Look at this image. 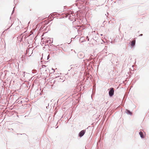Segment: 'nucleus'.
Segmentation results:
<instances>
[{
  "mask_svg": "<svg viewBox=\"0 0 149 149\" xmlns=\"http://www.w3.org/2000/svg\"><path fill=\"white\" fill-rule=\"evenodd\" d=\"M114 91L113 88H111L109 92V94L110 96H112L113 94Z\"/></svg>",
  "mask_w": 149,
  "mask_h": 149,
  "instance_id": "nucleus-1",
  "label": "nucleus"
},
{
  "mask_svg": "<svg viewBox=\"0 0 149 149\" xmlns=\"http://www.w3.org/2000/svg\"><path fill=\"white\" fill-rule=\"evenodd\" d=\"M85 132V131L84 130L81 131L79 133V136L81 137L84 134Z\"/></svg>",
  "mask_w": 149,
  "mask_h": 149,
  "instance_id": "nucleus-2",
  "label": "nucleus"
},
{
  "mask_svg": "<svg viewBox=\"0 0 149 149\" xmlns=\"http://www.w3.org/2000/svg\"><path fill=\"white\" fill-rule=\"evenodd\" d=\"M135 44V40H133L131 42V45L132 46H133Z\"/></svg>",
  "mask_w": 149,
  "mask_h": 149,
  "instance_id": "nucleus-3",
  "label": "nucleus"
},
{
  "mask_svg": "<svg viewBox=\"0 0 149 149\" xmlns=\"http://www.w3.org/2000/svg\"><path fill=\"white\" fill-rule=\"evenodd\" d=\"M139 134L140 135V136L142 138H144V135L143 134V133L142 132H141L139 133Z\"/></svg>",
  "mask_w": 149,
  "mask_h": 149,
  "instance_id": "nucleus-4",
  "label": "nucleus"
},
{
  "mask_svg": "<svg viewBox=\"0 0 149 149\" xmlns=\"http://www.w3.org/2000/svg\"><path fill=\"white\" fill-rule=\"evenodd\" d=\"M127 114H129L131 115L132 114L131 112L130 111H129L128 110H127Z\"/></svg>",
  "mask_w": 149,
  "mask_h": 149,
  "instance_id": "nucleus-5",
  "label": "nucleus"
},
{
  "mask_svg": "<svg viewBox=\"0 0 149 149\" xmlns=\"http://www.w3.org/2000/svg\"><path fill=\"white\" fill-rule=\"evenodd\" d=\"M142 35H143V34H141L139 36H142Z\"/></svg>",
  "mask_w": 149,
  "mask_h": 149,
  "instance_id": "nucleus-6",
  "label": "nucleus"
},
{
  "mask_svg": "<svg viewBox=\"0 0 149 149\" xmlns=\"http://www.w3.org/2000/svg\"><path fill=\"white\" fill-rule=\"evenodd\" d=\"M64 26L65 27H66L65 25H64Z\"/></svg>",
  "mask_w": 149,
  "mask_h": 149,
  "instance_id": "nucleus-7",
  "label": "nucleus"
},
{
  "mask_svg": "<svg viewBox=\"0 0 149 149\" xmlns=\"http://www.w3.org/2000/svg\"><path fill=\"white\" fill-rule=\"evenodd\" d=\"M89 40V39H88V41Z\"/></svg>",
  "mask_w": 149,
  "mask_h": 149,
  "instance_id": "nucleus-8",
  "label": "nucleus"
}]
</instances>
